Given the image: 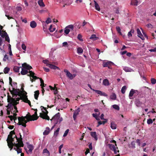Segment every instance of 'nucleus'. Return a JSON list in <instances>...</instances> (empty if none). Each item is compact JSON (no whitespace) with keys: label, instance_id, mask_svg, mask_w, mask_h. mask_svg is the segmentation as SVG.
I'll list each match as a JSON object with an SVG mask.
<instances>
[{"label":"nucleus","instance_id":"6ab92c4d","mask_svg":"<svg viewBox=\"0 0 156 156\" xmlns=\"http://www.w3.org/2000/svg\"><path fill=\"white\" fill-rule=\"evenodd\" d=\"M22 70L21 71V74L22 75H25L29 73V71L27 69H25L24 68H22Z\"/></svg>","mask_w":156,"mask_h":156},{"label":"nucleus","instance_id":"e2e57ef3","mask_svg":"<svg viewBox=\"0 0 156 156\" xmlns=\"http://www.w3.org/2000/svg\"><path fill=\"white\" fill-rule=\"evenodd\" d=\"M22 48V49L25 51H26V46L25 45L23 44H22L21 46Z\"/></svg>","mask_w":156,"mask_h":156},{"label":"nucleus","instance_id":"dca6fc26","mask_svg":"<svg viewBox=\"0 0 156 156\" xmlns=\"http://www.w3.org/2000/svg\"><path fill=\"white\" fill-rule=\"evenodd\" d=\"M9 97L11 98L10 101H9V100L8 99V102H11L13 106H16V105H15L16 104V101L15 100V99L11 98L10 96H9Z\"/></svg>","mask_w":156,"mask_h":156},{"label":"nucleus","instance_id":"f8f14e48","mask_svg":"<svg viewBox=\"0 0 156 156\" xmlns=\"http://www.w3.org/2000/svg\"><path fill=\"white\" fill-rule=\"evenodd\" d=\"M60 3H63L64 5H63V7H64L65 5H70L71 3V0H63Z\"/></svg>","mask_w":156,"mask_h":156},{"label":"nucleus","instance_id":"e433bc0d","mask_svg":"<svg viewBox=\"0 0 156 156\" xmlns=\"http://www.w3.org/2000/svg\"><path fill=\"white\" fill-rule=\"evenodd\" d=\"M2 32L3 33H2V35H1V37L2 38H4L5 36L8 34L6 32L5 30H2Z\"/></svg>","mask_w":156,"mask_h":156},{"label":"nucleus","instance_id":"3c124183","mask_svg":"<svg viewBox=\"0 0 156 156\" xmlns=\"http://www.w3.org/2000/svg\"><path fill=\"white\" fill-rule=\"evenodd\" d=\"M151 83L152 84H155L156 83V80L153 78H151Z\"/></svg>","mask_w":156,"mask_h":156},{"label":"nucleus","instance_id":"0e129e2a","mask_svg":"<svg viewBox=\"0 0 156 156\" xmlns=\"http://www.w3.org/2000/svg\"><path fill=\"white\" fill-rule=\"evenodd\" d=\"M93 90L95 91V92L97 93L98 94L101 95V91L99 90Z\"/></svg>","mask_w":156,"mask_h":156},{"label":"nucleus","instance_id":"37998d69","mask_svg":"<svg viewBox=\"0 0 156 156\" xmlns=\"http://www.w3.org/2000/svg\"><path fill=\"white\" fill-rule=\"evenodd\" d=\"M41 109L43 108L46 112H45L44 111H42L46 115H48V112L47 111V110L46 109V108L44 107H43V106H41Z\"/></svg>","mask_w":156,"mask_h":156},{"label":"nucleus","instance_id":"c03bdc74","mask_svg":"<svg viewBox=\"0 0 156 156\" xmlns=\"http://www.w3.org/2000/svg\"><path fill=\"white\" fill-rule=\"evenodd\" d=\"M80 112V110L79 108L77 110H75L73 113V115H75L77 116L79 113V112Z\"/></svg>","mask_w":156,"mask_h":156},{"label":"nucleus","instance_id":"4be33fe9","mask_svg":"<svg viewBox=\"0 0 156 156\" xmlns=\"http://www.w3.org/2000/svg\"><path fill=\"white\" fill-rule=\"evenodd\" d=\"M32 119H36V120H37L39 117L37 116V112H34V114L33 115H31Z\"/></svg>","mask_w":156,"mask_h":156},{"label":"nucleus","instance_id":"7ed1b4c3","mask_svg":"<svg viewBox=\"0 0 156 156\" xmlns=\"http://www.w3.org/2000/svg\"><path fill=\"white\" fill-rule=\"evenodd\" d=\"M108 145L111 150L114 151L115 154H116L117 152H119V151L118 150V147L116 148L114 145L108 144Z\"/></svg>","mask_w":156,"mask_h":156},{"label":"nucleus","instance_id":"9b49d317","mask_svg":"<svg viewBox=\"0 0 156 156\" xmlns=\"http://www.w3.org/2000/svg\"><path fill=\"white\" fill-rule=\"evenodd\" d=\"M135 93H136L137 94H138L139 93V92L137 90L131 89L129 94V97L130 98L132 97Z\"/></svg>","mask_w":156,"mask_h":156},{"label":"nucleus","instance_id":"de8ad7c7","mask_svg":"<svg viewBox=\"0 0 156 156\" xmlns=\"http://www.w3.org/2000/svg\"><path fill=\"white\" fill-rule=\"evenodd\" d=\"M113 108L116 110H119V107L117 105H112Z\"/></svg>","mask_w":156,"mask_h":156},{"label":"nucleus","instance_id":"58836bf2","mask_svg":"<svg viewBox=\"0 0 156 156\" xmlns=\"http://www.w3.org/2000/svg\"><path fill=\"white\" fill-rule=\"evenodd\" d=\"M29 73H30V74H28L27 75L28 76H30L32 77L33 76H34L35 73L29 70Z\"/></svg>","mask_w":156,"mask_h":156},{"label":"nucleus","instance_id":"423d86ee","mask_svg":"<svg viewBox=\"0 0 156 156\" xmlns=\"http://www.w3.org/2000/svg\"><path fill=\"white\" fill-rule=\"evenodd\" d=\"M113 64V63L110 61H108L106 62H104L103 65L104 67H107L109 69H112L111 66Z\"/></svg>","mask_w":156,"mask_h":156},{"label":"nucleus","instance_id":"a18cd8bd","mask_svg":"<svg viewBox=\"0 0 156 156\" xmlns=\"http://www.w3.org/2000/svg\"><path fill=\"white\" fill-rule=\"evenodd\" d=\"M40 80L41 82V84L40 85V86L41 87V88L43 87H44V81L41 78H40Z\"/></svg>","mask_w":156,"mask_h":156},{"label":"nucleus","instance_id":"9d476101","mask_svg":"<svg viewBox=\"0 0 156 156\" xmlns=\"http://www.w3.org/2000/svg\"><path fill=\"white\" fill-rule=\"evenodd\" d=\"M64 72L66 73V75L70 80H72L73 78V76L67 69H65L64 70Z\"/></svg>","mask_w":156,"mask_h":156},{"label":"nucleus","instance_id":"0eeeda50","mask_svg":"<svg viewBox=\"0 0 156 156\" xmlns=\"http://www.w3.org/2000/svg\"><path fill=\"white\" fill-rule=\"evenodd\" d=\"M21 99L23 100V101L24 102L27 103L30 107L31 106L30 101L29 100H28L27 96L25 95L24 97H21Z\"/></svg>","mask_w":156,"mask_h":156},{"label":"nucleus","instance_id":"774afa93","mask_svg":"<svg viewBox=\"0 0 156 156\" xmlns=\"http://www.w3.org/2000/svg\"><path fill=\"white\" fill-rule=\"evenodd\" d=\"M67 28H69L71 29L72 30H73V26L72 25H70L68 26L67 27H66Z\"/></svg>","mask_w":156,"mask_h":156},{"label":"nucleus","instance_id":"412c9836","mask_svg":"<svg viewBox=\"0 0 156 156\" xmlns=\"http://www.w3.org/2000/svg\"><path fill=\"white\" fill-rule=\"evenodd\" d=\"M39 94V91L38 90H36L34 92V97L35 99L37 100L38 99Z\"/></svg>","mask_w":156,"mask_h":156},{"label":"nucleus","instance_id":"1a4fd4ad","mask_svg":"<svg viewBox=\"0 0 156 156\" xmlns=\"http://www.w3.org/2000/svg\"><path fill=\"white\" fill-rule=\"evenodd\" d=\"M22 68L27 70H29L32 68V67L29 65L27 64L26 63H24L22 64Z\"/></svg>","mask_w":156,"mask_h":156},{"label":"nucleus","instance_id":"6e6552de","mask_svg":"<svg viewBox=\"0 0 156 156\" xmlns=\"http://www.w3.org/2000/svg\"><path fill=\"white\" fill-rule=\"evenodd\" d=\"M32 119L31 116V115H30V114L29 113H28L24 117L22 116L21 117H18V120L20 119Z\"/></svg>","mask_w":156,"mask_h":156},{"label":"nucleus","instance_id":"f704fd0d","mask_svg":"<svg viewBox=\"0 0 156 156\" xmlns=\"http://www.w3.org/2000/svg\"><path fill=\"white\" fill-rule=\"evenodd\" d=\"M10 68L9 67H5L4 69V72L5 74H7L9 73L10 71Z\"/></svg>","mask_w":156,"mask_h":156},{"label":"nucleus","instance_id":"b1692460","mask_svg":"<svg viewBox=\"0 0 156 156\" xmlns=\"http://www.w3.org/2000/svg\"><path fill=\"white\" fill-rule=\"evenodd\" d=\"M48 66H49L48 67H49L51 69H57L58 70L60 69L58 67L54 65L51 64H50L49 65H48Z\"/></svg>","mask_w":156,"mask_h":156},{"label":"nucleus","instance_id":"ea45409f","mask_svg":"<svg viewBox=\"0 0 156 156\" xmlns=\"http://www.w3.org/2000/svg\"><path fill=\"white\" fill-rule=\"evenodd\" d=\"M126 89V86H123L121 89V92L123 94L125 93Z\"/></svg>","mask_w":156,"mask_h":156},{"label":"nucleus","instance_id":"5701e85b","mask_svg":"<svg viewBox=\"0 0 156 156\" xmlns=\"http://www.w3.org/2000/svg\"><path fill=\"white\" fill-rule=\"evenodd\" d=\"M94 2L95 4V7L96 9L98 11H100V8L98 3L95 0H94Z\"/></svg>","mask_w":156,"mask_h":156},{"label":"nucleus","instance_id":"4c0bfd02","mask_svg":"<svg viewBox=\"0 0 156 156\" xmlns=\"http://www.w3.org/2000/svg\"><path fill=\"white\" fill-rule=\"evenodd\" d=\"M23 92L22 91H21L20 90L19 91V92H18V94H17L16 95V96L18 95L20 97H21V96L22 95V96H25V94H22Z\"/></svg>","mask_w":156,"mask_h":156},{"label":"nucleus","instance_id":"4d7b16f0","mask_svg":"<svg viewBox=\"0 0 156 156\" xmlns=\"http://www.w3.org/2000/svg\"><path fill=\"white\" fill-rule=\"evenodd\" d=\"M51 19L50 18H48L47 19L45 22L47 24H48L49 23H51Z\"/></svg>","mask_w":156,"mask_h":156},{"label":"nucleus","instance_id":"20e7f679","mask_svg":"<svg viewBox=\"0 0 156 156\" xmlns=\"http://www.w3.org/2000/svg\"><path fill=\"white\" fill-rule=\"evenodd\" d=\"M21 146L19 145V144L14 143V149L16 151L18 154L22 152V149L20 147Z\"/></svg>","mask_w":156,"mask_h":156},{"label":"nucleus","instance_id":"603ef678","mask_svg":"<svg viewBox=\"0 0 156 156\" xmlns=\"http://www.w3.org/2000/svg\"><path fill=\"white\" fill-rule=\"evenodd\" d=\"M5 40L6 41H7L8 42H10V39L8 34H7L5 37Z\"/></svg>","mask_w":156,"mask_h":156},{"label":"nucleus","instance_id":"338daca9","mask_svg":"<svg viewBox=\"0 0 156 156\" xmlns=\"http://www.w3.org/2000/svg\"><path fill=\"white\" fill-rule=\"evenodd\" d=\"M16 9L17 11H20L22 10V9L20 6H17L16 8Z\"/></svg>","mask_w":156,"mask_h":156},{"label":"nucleus","instance_id":"39448f33","mask_svg":"<svg viewBox=\"0 0 156 156\" xmlns=\"http://www.w3.org/2000/svg\"><path fill=\"white\" fill-rule=\"evenodd\" d=\"M13 90H11L10 88L9 89V91L10 93L13 95L12 97H14L15 95H16L17 94H18V92H19V91L20 90L19 89H15L14 87H12Z\"/></svg>","mask_w":156,"mask_h":156},{"label":"nucleus","instance_id":"72a5a7b5","mask_svg":"<svg viewBox=\"0 0 156 156\" xmlns=\"http://www.w3.org/2000/svg\"><path fill=\"white\" fill-rule=\"evenodd\" d=\"M134 32V30L133 29H131L130 31L128 33V36L129 37H131L132 36V34H133Z\"/></svg>","mask_w":156,"mask_h":156},{"label":"nucleus","instance_id":"cd10ccee","mask_svg":"<svg viewBox=\"0 0 156 156\" xmlns=\"http://www.w3.org/2000/svg\"><path fill=\"white\" fill-rule=\"evenodd\" d=\"M17 141L16 142H18L17 144H19V145L21 147H23L24 144L23 143V142L22 141V140H20V139H19V138H18V139H16Z\"/></svg>","mask_w":156,"mask_h":156},{"label":"nucleus","instance_id":"79ce46f5","mask_svg":"<svg viewBox=\"0 0 156 156\" xmlns=\"http://www.w3.org/2000/svg\"><path fill=\"white\" fill-rule=\"evenodd\" d=\"M42 62L43 63H44V64H46V66H48L50 64L49 63V61L48 60H43L42 61Z\"/></svg>","mask_w":156,"mask_h":156},{"label":"nucleus","instance_id":"49530a36","mask_svg":"<svg viewBox=\"0 0 156 156\" xmlns=\"http://www.w3.org/2000/svg\"><path fill=\"white\" fill-rule=\"evenodd\" d=\"M116 29L118 33H119L120 35H122V34L121 32V29L120 27H116Z\"/></svg>","mask_w":156,"mask_h":156},{"label":"nucleus","instance_id":"a211bd4d","mask_svg":"<svg viewBox=\"0 0 156 156\" xmlns=\"http://www.w3.org/2000/svg\"><path fill=\"white\" fill-rule=\"evenodd\" d=\"M30 26L32 28L36 27L37 26V23L34 21H32L30 23Z\"/></svg>","mask_w":156,"mask_h":156},{"label":"nucleus","instance_id":"c756f323","mask_svg":"<svg viewBox=\"0 0 156 156\" xmlns=\"http://www.w3.org/2000/svg\"><path fill=\"white\" fill-rule=\"evenodd\" d=\"M21 68V67H19L17 66H15L13 68V70L14 72L16 73H18L19 72V69L20 68Z\"/></svg>","mask_w":156,"mask_h":156},{"label":"nucleus","instance_id":"bb28decb","mask_svg":"<svg viewBox=\"0 0 156 156\" xmlns=\"http://www.w3.org/2000/svg\"><path fill=\"white\" fill-rule=\"evenodd\" d=\"M38 3L41 7H44L45 5L44 3L43 0H39L38 1Z\"/></svg>","mask_w":156,"mask_h":156},{"label":"nucleus","instance_id":"f03ea898","mask_svg":"<svg viewBox=\"0 0 156 156\" xmlns=\"http://www.w3.org/2000/svg\"><path fill=\"white\" fill-rule=\"evenodd\" d=\"M6 141L8 143V146L9 148H10V150H11L13 148V146H14V143H15L14 142L13 143V142L14 141V138H7Z\"/></svg>","mask_w":156,"mask_h":156},{"label":"nucleus","instance_id":"a19ab883","mask_svg":"<svg viewBox=\"0 0 156 156\" xmlns=\"http://www.w3.org/2000/svg\"><path fill=\"white\" fill-rule=\"evenodd\" d=\"M124 70L126 72H131L132 69L129 68L128 67H125L123 68Z\"/></svg>","mask_w":156,"mask_h":156},{"label":"nucleus","instance_id":"c85d7f7f","mask_svg":"<svg viewBox=\"0 0 156 156\" xmlns=\"http://www.w3.org/2000/svg\"><path fill=\"white\" fill-rule=\"evenodd\" d=\"M110 98L113 100H115L116 98V95L114 93H112L110 96Z\"/></svg>","mask_w":156,"mask_h":156},{"label":"nucleus","instance_id":"bf43d9fd","mask_svg":"<svg viewBox=\"0 0 156 156\" xmlns=\"http://www.w3.org/2000/svg\"><path fill=\"white\" fill-rule=\"evenodd\" d=\"M9 59V57L6 54L4 56V58H3V60L5 62L7 60Z\"/></svg>","mask_w":156,"mask_h":156},{"label":"nucleus","instance_id":"052dcab7","mask_svg":"<svg viewBox=\"0 0 156 156\" xmlns=\"http://www.w3.org/2000/svg\"><path fill=\"white\" fill-rule=\"evenodd\" d=\"M9 85H11V86H12V87H13V86L12 84V79L10 77H9Z\"/></svg>","mask_w":156,"mask_h":156},{"label":"nucleus","instance_id":"f3484780","mask_svg":"<svg viewBox=\"0 0 156 156\" xmlns=\"http://www.w3.org/2000/svg\"><path fill=\"white\" fill-rule=\"evenodd\" d=\"M42 153L43 154H45V155L46 156H50V153L47 148L44 149L43 150Z\"/></svg>","mask_w":156,"mask_h":156},{"label":"nucleus","instance_id":"69168bd1","mask_svg":"<svg viewBox=\"0 0 156 156\" xmlns=\"http://www.w3.org/2000/svg\"><path fill=\"white\" fill-rule=\"evenodd\" d=\"M62 46L64 47H68V44L67 42H64L62 43Z\"/></svg>","mask_w":156,"mask_h":156},{"label":"nucleus","instance_id":"2eb2a0df","mask_svg":"<svg viewBox=\"0 0 156 156\" xmlns=\"http://www.w3.org/2000/svg\"><path fill=\"white\" fill-rule=\"evenodd\" d=\"M90 135L93 137L95 140H98V138L97 135L96 133L95 132H90Z\"/></svg>","mask_w":156,"mask_h":156},{"label":"nucleus","instance_id":"7c9ffc66","mask_svg":"<svg viewBox=\"0 0 156 156\" xmlns=\"http://www.w3.org/2000/svg\"><path fill=\"white\" fill-rule=\"evenodd\" d=\"M100 115V113H99L98 114H97L95 113V114H92L93 116L94 117L95 119L97 120H100V119L99 118V116Z\"/></svg>","mask_w":156,"mask_h":156},{"label":"nucleus","instance_id":"864d4df0","mask_svg":"<svg viewBox=\"0 0 156 156\" xmlns=\"http://www.w3.org/2000/svg\"><path fill=\"white\" fill-rule=\"evenodd\" d=\"M78 39L81 41H83V40L82 39V36L80 34H78L77 36Z\"/></svg>","mask_w":156,"mask_h":156},{"label":"nucleus","instance_id":"6e6d98bb","mask_svg":"<svg viewBox=\"0 0 156 156\" xmlns=\"http://www.w3.org/2000/svg\"><path fill=\"white\" fill-rule=\"evenodd\" d=\"M147 122L148 124H152L153 123V120L151 119H147Z\"/></svg>","mask_w":156,"mask_h":156},{"label":"nucleus","instance_id":"09e8293b","mask_svg":"<svg viewBox=\"0 0 156 156\" xmlns=\"http://www.w3.org/2000/svg\"><path fill=\"white\" fill-rule=\"evenodd\" d=\"M40 116L43 119H44V118H45L46 116L45 114L44 113H40Z\"/></svg>","mask_w":156,"mask_h":156},{"label":"nucleus","instance_id":"aec40b11","mask_svg":"<svg viewBox=\"0 0 156 156\" xmlns=\"http://www.w3.org/2000/svg\"><path fill=\"white\" fill-rule=\"evenodd\" d=\"M27 148L29 149L28 151L30 153H31L33 150L34 149V146L31 144L28 145Z\"/></svg>","mask_w":156,"mask_h":156},{"label":"nucleus","instance_id":"a878e982","mask_svg":"<svg viewBox=\"0 0 156 156\" xmlns=\"http://www.w3.org/2000/svg\"><path fill=\"white\" fill-rule=\"evenodd\" d=\"M98 38L96 37V35L94 34H92L90 38V39L94 41L97 40Z\"/></svg>","mask_w":156,"mask_h":156},{"label":"nucleus","instance_id":"f257e3e1","mask_svg":"<svg viewBox=\"0 0 156 156\" xmlns=\"http://www.w3.org/2000/svg\"><path fill=\"white\" fill-rule=\"evenodd\" d=\"M36 119H23L18 120L19 122L18 124L19 125H22L23 126L26 127V123L30 121L36 120Z\"/></svg>","mask_w":156,"mask_h":156},{"label":"nucleus","instance_id":"13d9d810","mask_svg":"<svg viewBox=\"0 0 156 156\" xmlns=\"http://www.w3.org/2000/svg\"><path fill=\"white\" fill-rule=\"evenodd\" d=\"M69 129H68L66 130L65 131L64 133V134L63 135V137H66L69 131Z\"/></svg>","mask_w":156,"mask_h":156},{"label":"nucleus","instance_id":"393cba45","mask_svg":"<svg viewBox=\"0 0 156 156\" xmlns=\"http://www.w3.org/2000/svg\"><path fill=\"white\" fill-rule=\"evenodd\" d=\"M103 83L105 86H108L109 85V82L107 79H105L103 80Z\"/></svg>","mask_w":156,"mask_h":156},{"label":"nucleus","instance_id":"5fc2aeb1","mask_svg":"<svg viewBox=\"0 0 156 156\" xmlns=\"http://www.w3.org/2000/svg\"><path fill=\"white\" fill-rule=\"evenodd\" d=\"M59 129H60L59 128H58L55 131L54 135H55L56 136H57V135L58 134V132L59 131Z\"/></svg>","mask_w":156,"mask_h":156},{"label":"nucleus","instance_id":"4468645a","mask_svg":"<svg viewBox=\"0 0 156 156\" xmlns=\"http://www.w3.org/2000/svg\"><path fill=\"white\" fill-rule=\"evenodd\" d=\"M137 31L138 37L140 38L142 40H144V38L141 34L140 31L138 28L137 29Z\"/></svg>","mask_w":156,"mask_h":156},{"label":"nucleus","instance_id":"c9c22d12","mask_svg":"<svg viewBox=\"0 0 156 156\" xmlns=\"http://www.w3.org/2000/svg\"><path fill=\"white\" fill-rule=\"evenodd\" d=\"M138 1L137 0L135 1H132L131 2V4L133 5L137 6L138 5Z\"/></svg>","mask_w":156,"mask_h":156},{"label":"nucleus","instance_id":"8fccbe9b","mask_svg":"<svg viewBox=\"0 0 156 156\" xmlns=\"http://www.w3.org/2000/svg\"><path fill=\"white\" fill-rule=\"evenodd\" d=\"M70 32V30L69 29H68L67 27H66L65 28L64 32L66 34H68Z\"/></svg>","mask_w":156,"mask_h":156},{"label":"nucleus","instance_id":"2f4dec72","mask_svg":"<svg viewBox=\"0 0 156 156\" xmlns=\"http://www.w3.org/2000/svg\"><path fill=\"white\" fill-rule=\"evenodd\" d=\"M111 127L112 129H115L116 128V124L114 122H112L111 123Z\"/></svg>","mask_w":156,"mask_h":156},{"label":"nucleus","instance_id":"ddd939ff","mask_svg":"<svg viewBox=\"0 0 156 156\" xmlns=\"http://www.w3.org/2000/svg\"><path fill=\"white\" fill-rule=\"evenodd\" d=\"M60 117V114L59 112H58L50 120L51 121H52V120L58 121Z\"/></svg>","mask_w":156,"mask_h":156},{"label":"nucleus","instance_id":"680f3d73","mask_svg":"<svg viewBox=\"0 0 156 156\" xmlns=\"http://www.w3.org/2000/svg\"><path fill=\"white\" fill-rule=\"evenodd\" d=\"M49 132L50 131L45 130L43 133L44 135H47L49 133Z\"/></svg>","mask_w":156,"mask_h":156},{"label":"nucleus","instance_id":"473e14b6","mask_svg":"<svg viewBox=\"0 0 156 156\" xmlns=\"http://www.w3.org/2000/svg\"><path fill=\"white\" fill-rule=\"evenodd\" d=\"M83 51V50L81 48L79 47L77 48V52L80 55L82 54Z\"/></svg>","mask_w":156,"mask_h":156}]
</instances>
